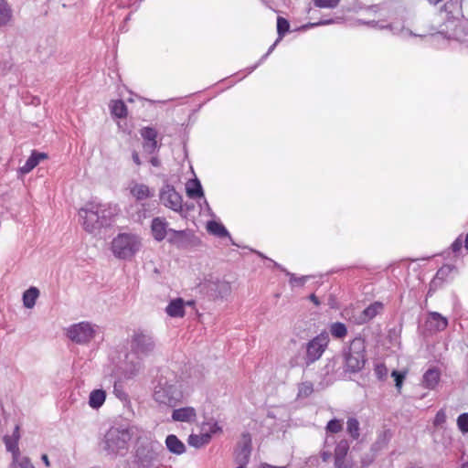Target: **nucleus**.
<instances>
[{
	"label": "nucleus",
	"mask_w": 468,
	"mask_h": 468,
	"mask_svg": "<svg viewBox=\"0 0 468 468\" xmlns=\"http://www.w3.org/2000/svg\"><path fill=\"white\" fill-rule=\"evenodd\" d=\"M345 367L348 372L360 371L366 364V342L362 337L354 338L344 355Z\"/></svg>",
	"instance_id": "f257e3e1"
},
{
	"label": "nucleus",
	"mask_w": 468,
	"mask_h": 468,
	"mask_svg": "<svg viewBox=\"0 0 468 468\" xmlns=\"http://www.w3.org/2000/svg\"><path fill=\"white\" fill-rule=\"evenodd\" d=\"M104 206L97 202H88L79 210L81 225L90 233L100 229L104 221Z\"/></svg>",
	"instance_id": "f03ea898"
},
{
	"label": "nucleus",
	"mask_w": 468,
	"mask_h": 468,
	"mask_svg": "<svg viewBox=\"0 0 468 468\" xmlns=\"http://www.w3.org/2000/svg\"><path fill=\"white\" fill-rule=\"evenodd\" d=\"M151 232L153 238L156 241L164 240L167 234L170 233L168 241L177 247L181 246L182 240L188 237V231L186 230H175L173 229H169L166 219L161 217L153 218L151 222Z\"/></svg>",
	"instance_id": "7ed1b4c3"
},
{
	"label": "nucleus",
	"mask_w": 468,
	"mask_h": 468,
	"mask_svg": "<svg viewBox=\"0 0 468 468\" xmlns=\"http://www.w3.org/2000/svg\"><path fill=\"white\" fill-rule=\"evenodd\" d=\"M112 251L120 259L133 257L141 247L140 238L134 234L122 233L113 239Z\"/></svg>",
	"instance_id": "20e7f679"
},
{
	"label": "nucleus",
	"mask_w": 468,
	"mask_h": 468,
	"mask_svg": "<svg viewBox=\"0 0 468 468\" xmlns=\"http://www.w3.org/2000/svg\"><path fill=\"white\" fill-rule=\"evenodd\" d=\"M329 344V336L326 332H322L316 335L306 346V365H311L317 361L325 351Z\"/></svg>",
	"instance_id": "39448f33"
},
{
	"label": "nucleus",
	"mask_w": 468,
	"mask_h": 468,
	"mask_svg": "<svg viewBox=\"0 0 468 468\" xmlns=\"http://www.w3.org/2000/svg\"><path fill=\"white\" fill-rule=\"evenodd\" d=\"M183 393L173 385L156 387L154 399L156 402L169 407H175L181 401Z\"/></svg>",
	"instance_id": "423d86ee"
},
{
	"label": "nucleus",
	"mask_w": 468,
	"mask_h": 468,
	"mask_svg": "<svg viewBox=\"0 0 468 468\" xmlns=\"http://www.w3.org/2000/svg\"><path fill=\"white\" fill-rule=\"evenodd\" d=\"M94 329L92 325L86 322H81L71 325L67 332V335L72 341L84 344L90 342L94 337Z\"/></svg>",
	"instance_id": "0eeeda50"
},
{
	"label": "nucleus",
	"mask_w": 468,
	"mask_h": 468,
	"mask_svg": "<svg viewBox=\"0 0 468 468\" xmlns=\"http://www.w3.org/2000/svg\"><path fill=\"white\" fill-rule=\"evenodd\" d=\"M161 203L170 209L180 212L183 209V198L174 186L165 185L160 191Z\"/></svg>",
	"instance_id": "6e6552de"
},
{
	"label": "nucleus",
	"mask_w": 468,
	"mask_h": 468,
	"mask_svg": "<svg viewBox=\"0 0 468 468\" xmlns=\"http://www.w3.org/2000/svg\"><path fill=\"white\" fill-rule=\"evenodd\" d=\"M131 346L136 354H147L153 350L154 342L148 335L138 331L133 335Z\"/></svg>",
	"instance_id": "1a4fd4ad"
},
{
	"label": "nucleus",
	"mask_w": 468,
	"mask_h": 468,
	"mask_svg": "<svg viewBox=\"0 0 468 468\" xmlns=\"http://www.w3.org/2000/svg\"><path fill=\"white\" fill-rule=\"evenodd\" d=\"M20 440V427L16 425L13 434L11 436L5 435L3 438V441L8 452L12 453L13 462H18L20 456V451L18 442Z\"/></svg>",
	"instance_id": "9d476101"
},
{
	"label": "nucleus",
	"mask_w": 468,
	"mask_h": 468,
	"mask_svg": "<svg viewBox=\"0 0 468 468\" xmlns=\"http://www.w3.org/2000/svg\"><path fill=\"white\" fill-rule=\"evenodd\" d=\"M140 134L144 139V149L149 154H154L158 149L157 136L158 133L154 128L144 127L140 130Z\"/></svg>",
	"instance_id": "9b49d317"
},
{
	"label": "nucleus",
	"mask_w": 468,
	"mask_h": 468,
	"mask_svg": "<svg viewBox=\"0 0 468 468\" xmlns=\"http://www.w3.org/2000/svg\"><path fill=\"white\" fill-rule=\"evenodd\" d=\"M349 450V444L346 440L340 441L335 449V467L350 468L346 463V456Z\"/></svg>",
	"instance_id": "f8f14e48"
},
{
	"label": "nucleus",
	"mask_w": 468,
	"mask_h": 468,
	"mask_svg": "<svg viewBox=\"0 0 468 468\" xmlns=\"http://www.w3.org/2000/svg\"><path fill=\"white\" fill-rule=\"evenodd\" d=\"M384 310V304L381 302H374L368 305L360 314L359 323L365 324L372 320Z\"/></svg>",
	"instance_id": "ddd939ff"
},
{
	"label": "nucleus",
	"mask_w": 468,
	"mask_h": 468,
	"mask_svg": "<svg viewBox=\"0 0 468 468\" xmlns=\"http://www.w3.org/2000/svg\"><path fill=\"white\" fill-rule=\"evenodd\" d=\"M48 158V154L39 153L36 150L32 151L31 155L28 157L25 165L20 167L22 174H28L31 172L41 161Z\"/></svg>",
	"instance_id": "4468645a"
},
{
	"label": "nucleus",
	"mask_w": 468,
	"mask_h": 468,
	"mask_svg": "<svg viewBox=\"0 0 468 468\" xmlns=\"http://www.w3.org/2000/svg\"><path fill=\"white\" fill-rule=\"evenodd\" d=\"M441 379V372L438 368L428 369L422 378V386L428 389H434Z\"/></svg>",
	"instance_id": "2eb2a0df"
},
{
	"label": "nucleus",
	"mask_w": 468,
	"mask_h": 468,
	"mask_svg": "<svg viewBox=\"0 0 468 468\" xmlns=\"http://www.w3.org/2000/svg\"><path fill=\"white\" fill-rule=\"evenodd\" d=\"M197 413L194 408L185 407L175 410L172 413V419L176 421L189 422L196 419Z\"/></svg>",
	"instance_id": "dca6fc26"
},
{
	"label": "nucleus",
	"mask_w": 468,
	"mask_h": 468,
	"mask_svg": "<svg viewBox=\"0 0 468 468\" xmlns=\"http://www.w3.org/2000/svg\"><path fill=\"white\" fill-rule=\"evenodd\" d=\"M130 193L137 201L146 200L153 196L146 185L138 183H134L130 186Z\"/></svg>",
	"instance_id": "f3484780"
},
{
	"label": "nucleus",
	"mask_w": 468,
	"mask_h": 468,
	"mask_svg": "<svg viewBox=\"0 0 468 468\" xmlns=\"http://www.w3.org/2000/svg\"><path fill=\"white\" fill-rule=\"evenodd\" d=\"M165 310L171 317H183L185 315V303L182 298H176L170 302Z\"/></svg>",
	"instance_id": "a211bd4d"
},
{
	"label": "nucleus",
	"mask_w": 468,
	"mask_h": 468,
	"mask_svg": "<svg viewBox=\"0 0 468 468\" xmlns=\"http://www.w3.org/2000/svg\"><path fill=\"white\" fill-rule=\"evenodd\" d=\"M112 114L119 119H124L128 115V109L126 104L122 100H113L110 103Z\"/></svg>",
	"instance_id": "6ab92c4d"
},
{
	"label": "nucleus",
	"mask_w": 468,
	"mask_h": 468,
	"mask_svg": "<svg viewBox=\"0 0 468 468\" xmlns=\"http://www.w3.org/2000/svg\"><path fill=\"white\" fill-rule=\"evenodd\" d=\"M165 444L168 450L176 454H182L186 451L184 443L174 434L166 437Z\"/></svg>",
	"instance_id": "aec40b11"
},
{
	"label": "nucleus",
	"mask_w": 468,
	"mask_h": 468,
	"mask_svg": "<svg viewBox=\"0 0 468 468\" xmlns=\"http://www.w3.org/2000/svg\"><path fill=\"white\" fill-rule=\"evenodd\" d=\"M186 191L190 198L201 197L204 195L201 184L197 179L189 180L186 185Z\"/></svg>",
	"instance_id": "412c9836"
},
{
	"label": "nucleus",
	"mask_w": 468,
	"mask_h": 468,
	"mask_svg": "<svg viewBox=\"0 0 468 468\" xmlns=\"http://www.w3.org/2000/svg\"><path fill=\"white\" fill-rule=\"evenodd\" d=\"M106 399V393L102 389H95L92 390L90 394L89 398V405L92 409H99L101 408Z\"/></svg>",
	"instance_id": "4be33fe9"
},
{
	"label": "nucleus",
	"mask_w": 468,
	"mask_h": 468,
	"mask_svg": "<svg viewBox=\"0 0 468 468\" xmlns=\"http://www.w3.org/2000/svg\"><path fill=\"white\" fill-rule=\"evenodd\" d=\"M210 440L211 435L209 433L191 434L188 437L187 442L190 446L200 448L209 443Z\"/></svg>",
	"instance_id": "5701e85b"
},
{
	"label": "nucleus",
	"mask_w": 468,
	"mask_h": 468,
	"mask_svg": "<svg viewBox=\"0 0 468 468\" xmlns=\"http://www.w3.org/2000/svg\"><path fill=\"white\" fill-rule=\"evenodd\" d=\"M429 322L437 331H443L448 326L447 318L437 312H432L430 314Z\"/></svg>",
	"instance_id": "b1692460"
},
{
	"label": "nucleus",
	"mask_w": 468,
	"mask_h": 468,
	"mask_svg": "<svg viewBox=\"0 0 468 468\" xmlns=\"http://www.w3.org/2000/svg\"><path fill=\"white\" fill-rule=\"evenodd\" d=\"M39 291L36 287H30L23 294V303L27 308H32L38 298Z\"/></svg>",
	"instance_id": "393cba45"
},
{
	"label": "nucleus",
	"mask_w": 468,
	"mask_h": 468,
	"mask_svg": "<svg viewBox=\"0 0 468 468\" xmlns=\"http://www.w3.org/2000/svg\"><path fill=\"white\" fill-rule=\"evenodd\" d=\"M207 229L209 233L219 238H224L229 235L226 228L221 223L214 220L207 222Z\"/></svg>",
	"instance_id": "a878e982"
},
{
	"label": "nucleus",
	"mask_w": 468,
	"mask_h": 468,
	"mask_svg": "<svg viewBox=\"0 0 468 468\" xmlns=\"http://www.w3.org/2000/svg\"><path fill=\"white\" fill-rule=\"evenodd\" d=\"M12 19V9L5 0H0V26H5Z\"/></svg>",
	"instance_id": "bb28decb"
},
{
	"label": "nucleus",
	"mask_w": 468,
	"mask_h": 468,
	"mask_svg": "<svg viewBox=\"0 0 468 468\" xmlns=\"http://www.w3.org/2000/svg\"><path fill=\"white\" fill-rule=\"evenodd\" d=\"M330 333L335 338H344L347 335V329L345 324L336 322L330 325Z\"/></svg>",
	"instance_id": "cd10ccee"
},
{
	"label": "nucleus",
	"mask_w": 468,
	"mask_h": 468,
	"mask_svg": "<svg viewBox=\"0 0 468 468\" xmlns=\"http://www.w3.org/2000/svg\"><path fill=\"white\" fill-rule=\"evenodd\" d=\"M359 422L355 418H349L346 422V431L354 440H357L360 436Z\"/></svg>",
	"instance_id": "c85d7f7f"
},
{
	"label": "nucleus",
	"mask_w": 468,
	"mask_h": 468,
	"mask_svg": "<svg viewBox=\"0 0 468 468\" xmlns=\"http://www.w3.org/2000/svg\"><path fill=\"white\" fill-rule=\"evenodd\" d=\"M463 247L468 251V232L465 234L464 239L459 236L451 245V249L454 253H458Z\"/></svg>",
	"instance_id": "c756f323"
},
{
	"label": "nucleus",
	"mask_w": 468,
	"mask_h": 468,
	"mask_svg": "<svg viewBox=\"0 0 468 468\" xmlns=\"http://www.w3.org/2000/svg\"><path fill=\"white\" fill-rule=\"evenodd\" d=\"M290 29V24L287 19L282 16L277 18V32L282 37Z\"/></svg>",
	"instance_id": "7c9ffc66"
},
{
	"label": "nucleus",
	"mask_w": 468,
	"mask_h": 468,
	"mask_svg": "<svg viewBox=\"0 0 468 468\" xmlns=\"http://www.w3.org/2000/svg\"><path fill=\"white\" fill-rule=\"evenodd\" d=\"M406 376H407V371L399 372L397 370H393L391 372V377L395 380V386L399 392H400V390H401L402 384H403V381H404Z\"/></svg>",
	"instance_id": "2f4dec72"
},
{
	"label": "nucleus",
	"mask_w": 468,
	"mask_h": 468,
	"mask_svg": "<svg viewBox=\"0 0 468 468\" xmlns=\"http://www.w3.org/2000/svg\"><path fill=\"white\" fill-rule=\"evenodd\" d=\"M325 429L327 432L338 433L343 430L342 421L336 419L331 420L328 421Z\"/></svg>",
	"instance_id": "473e14b6"
},
{
	"label": "nucleus",
	"mask_w": 468,
	"mask_h": 468,
	"mask_svg": "<svg viewBox=\"0 0 468 468\" xmlns=\"http://www.w3.org/2000/svg\"><path fill=\"white\" fill-rule=\"evenodd\" d=\"M315 6L320 8H334L335 7L339 0H313Z\"/></svg>",
	"instance_id": "72a5a7b5"
},
{
	"label": "nucleus",
	"mask_w": 468,
	"mask_h": 468,
	"mask_svg": "<svg viewBox=\"0 0 468 468\" xmlns=\"http://www.w3.org/2000/svg\"><path fill=\"white\" fill-rule=\"evenodd\" d=\"M374 372L380 380L385 379L388 376V368L384 363L377 364L374 367Z\"/></svg>",
	"instance_id": "f704fd0d"
},
{
	"label": "nucleus",
	"mask_w": 468,
	"mask_h": 468,
	"mask_svg": "<svg viewBox=\"0 0 468 468\" xmlns=\"http://www.w3.org/2000/svg\"><path fill=\"white\" fill-rule=\"evenodd\" d=\"M457 425L460 431L468 432V413H463L458 417Z\"/></svg>",
	"instance_id": "c9c22d12"
},
{
	"label": "nucleus",
	"mask_w": 468,
	"mask_h": 468,
	"mask_svg": "<svg viewBox=\"0 0 468 468\" xmlns=\"http://www.w3.org/2000/svg\"><path fill=\"white\" fill-rule=\"evenodd\" d=\"M129 437V433L127 431H121L119 432L118 439L122 441L120 445L117 446V450L119 449H126L127 448V442L126 439Z\"/></svg>",
	"instance_id": "e433bc0d"
},
{
	"label": "nucleus",
	"mask_w": 468,
	"mask_h": 468,
	"mask_svg": "<svg viewBox=\"0 0 468 468\" xmlns=\"http://www.w3.org/2000/svg\"><path fill=\"white\" fill-rule=\"evenodd\" d=\"M19 468H35L33 463L27 457H23L20 461L18 460Z\"/></svg>",
	"instance_id": "4c0bfd02"
},
{
	"label": "nucleus",
	"mask_w": 468,
	"mask_h": 468,
	"mask_svg": "<svg viewBox=\"0 0 468 468\" xmlns=\"http://www.w3.org/2000/svg\"><path fill=\"white\" fill-rule=\"evenodd\" d=\"M445 420V414L442 410L439 411L435 418V423L443 422Z\"/></svg>",
	"instance_id": "58836bf2"
},
{
	"label": "nucleus",
	"mask_w": 468,
	"mask_h": 468,
	"mask_svg": "<svg viewBox=\"0 0 468 468\" xmlns=\"http://www.w3.org/2000/svg\"><path fill=\"white\" fill-rule=\"evenodd\" d=\"M309 299L310 301H312L316 306H318L320 304V301L319 299L317 298V296L314 294V293H312L310 296H309Z\"/></svg>",
	"instance_id": "ea45409f"
},
{
	"label": "nucleus",
	"mask_w": 468,
	"mask_h": 468,
	"mask_svg": "<svg viewBox=\"0 0 468 468\" xmlns=\"http://www.w3.org/2000/svg\"><path fill=\"white\" fill-rule=\"evenodd\" d=\"M133 160L137 165H141V160L137 152L133 153Z\"/></svg>",
	"instance_id": "a19ab883"
},
{
	"label": "nucleus",
	"mask_w": 468,
	"mask_h": 468,
	"mask_svg": "<svg viewBox=\"0 0 468 468\" xmlns=\"http://www.w3.org/2000/svg\"><path fill=\"white\" fill-rule=\"evenodd\" d=\"M41 460L43 461V463H45V465H46L47 467H49V466H50V462H49V459H48V455H47V454H42V456H41Z\"/></svg>",
	"instance_id": "79ce46f5"
},
{
	"label": "nucleus",
	"mask_w": 468,
	"mask_h": 468,
	"mask_svg": "<svg viewBox=\"0 0 468 468\" xmlns=\"http://www.w3.org/2000/svg\"><path fill=\"white\" fill-rule=\"evenodd\" d=\"M150 162H151V164L154 166H158L159 165V160H158L157 157H153Z\"/></svg>",
	"instance_id": "37998d69"
},
{
	"label": "nucleus",
	"mask_w": 468,
	"mask_h": 468,
	"mask_svg": "<svg viewBox=\"0 0 468 468\" xmlns=\"http://www.w3.org/2000/svg\"><path fill=\"white\" fill-rule=\"evenodd\" d=\"M221 431V429L218 426V424H217V423H215V424H214V426H213V427H212V429H211V432H212V433H215V432H216V431Z\"/></svg>",
	"instance_id": "c03bdc74"
},
{
	"label": "nucleus",
	"mask_w": 468,
	"mask_h": 468,
	"mask_svg": "<svg viewBox=\"0 0 468 468\" xmlns=\"http://www.w3.org/2000/svg\"><path fill=\"white\" fill-rule=\"evenodd\" d=\"M331 22H332V20H328V21H324V22H319V23L314 24V26L330 24Z\"/></svg>",
	"instance_id": "a18cd8bd"
},
{
	"label": "nucleus",
	"mask_w": 468,
	"mask_h": 468,
	"mask_svg": "<svg viewBox=\"0 0 468 468\" xmlns=\"http://www.w3.org/2000/svg\"><path fill=\"white\" fill-rule=\"evenodd\" d=\"M461 468H468V463H463Z\"/></svg>",
	"instance_id": "49530a36"
},
{
	"label": "nucleus",
	"mask_w": 468,
	"mask_h": 468,
	"mask_svg": "<svg viewBox=\"0 0 468 468\" xmlns=\"http://www.w3.org/2000/svg\"><path fill=\"white\" fill-rule=\"evenodd\" d=\"M187 305H193L194 304V301H189L186 303Z\"/></svg>",
	"instance_id": "de8ad7c7"
},
{
	"label": "nucleus",
	"mask_w": 468,
	"mask_h": 468,
	"mask_svg": "<svg viewBox=\"0 0 468 468\" xmlns=\"http://www.w3.org/2000/svg\"><path fill=\"white\" fill-rule=\"evenodd\" d=\"M237 468H244V467H243V466H239V467H237Z\"/></svg>",
	"instance_id": "09e8293b"
}]
</instances>
